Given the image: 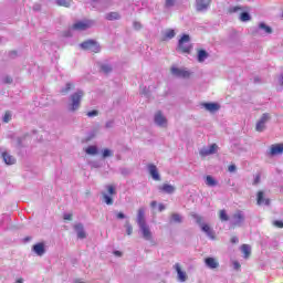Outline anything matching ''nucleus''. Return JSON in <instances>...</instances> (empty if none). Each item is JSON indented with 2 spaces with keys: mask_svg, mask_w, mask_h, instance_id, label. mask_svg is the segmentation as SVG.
<instances>
[{
  "mask_svg": "<svg viewBox=\"0 0 283 283\" xmlns=\"http://www.w3.org/2000/svg\"><path fill=\"white\" fill-rule=\"evenodd\" d=\"M84 96L85 93L81 90L71 94V96L69 97L67 111L72 114H74V112H78V109H81V101H83Z\"/></svg>",
  "mask_w": 283,
  "mask_h": 283,
  "instance_id": "obj_1",
  "label": "nucleus"
},
{
  "mask_svg": "<svg viewBox=\"0 0 283 283\" xmlns=\"http://www.w3.org/2000/svg\"><path fill=\"white\" fill-rule=\"evenodd\" d=\"M195 219H196L197 223L199 224L201 231H203V233H206V235H208L210 238V240H216V233L212 231V229H211V227H209V224H206L202 222V217L195 216Z\"/></svg>",
  "mask_w": 283,
  "mask_h": 283,
  "instance_id": "obj_2",
  "label": "nucleus"
},
{
  "mask_svg": "<svg viewBox=\"0 0 283 283\" xmlns=\"http://www.w3.org/2000/svg\"><path fill=\"white\" fill-rule=\"evenodd\" d=\"M189 41H191V39L189 38V34H184L181 39L178 41V50L180 52H184L185 54H189V52H191V46L189 45Z\"/></svg>",
  "mask_w": 283,
  "mask_h": 283,
  "instance_id": "obj_3",
  "label": "nucleus"
},
{
  "mask_svg": "<svg viewBox=\"0 0 283 283\" xmlns=\"http://www.w3.org/2000/svg\"><path fill=\"white\" fill-rule=\"evenodd\" d=\"M139 227V232L142 238H144L147 242L154 243V233L151 232V228L147 223H143Z\"/></svg>",
  "mask_w": 283,
  "mask_h": 283,
  "instance_id": "obj_4",
  "label": "nucleus"
},
{
  "mask_svg": "<svg viewBox=\"0 0 283 283\" xmlns=\"http://www.w3.org/2000/svg\"><path fill=\"white\" fill-rule=\"evenodd\" d=\"M80 48H82V50H87V52H94L95 54L101 52V45H98L94 40H88L81 43Z\"/></svg>",
  "mask_w": 283,
  "mask_h": 283,
  "instance_id": "obj_5",
  "label": "nucleus"
},
{
  "mask_svg": "<svg viewBox=\"0 0 283 283\" xmlns=\"http://www.w3.org/2000/svg\"><path fill=\"white\" fill-rule=\"evenodd\" d=\"M244 223V212L242 210H238L234 212L230 219V224L232 227H242Z\"/></svg>",
  "mask_w": 283,
  "mask_h": 283,
  "instance_id": "obj_6",
  "label": "nucleus"
},
{
  "mask_svg": "<svg viewBox=\"0 0 283 283\" xmlns=\"http://www.w3.org/2000/svg\"><path fill=\"white\" fill-rule=\"evenodd\" d=\"M170 72L172 76H176L177 78H189L191 76V72H189L187 69L172 66Z\"/></svg>",
  "mask_w": 283,
  "mask_h": 283,
  "instance_id": "obj_7",
  "label": "nucleus"
},
{
  "mask_svg": "<svg viewBox=\"0 0 283 283\" xmlns=\"http://www.w3.org/2000/svg\"><path fill=\"white\" fill-rule=\"evenodd\" d=\"M218 153V146L217 144H211L209 146H205L199 150V155L202 158H207V156H213V154Z\"/></svg>",
  "mask_w": 283,
  "mask_h": 283,
  "instance_id": "obj_8",
  "label": "nucleus"
},
{
  "mask_svg": "<svg viewBox=\"0 0 283 283\" xmlns=\"http://www.w3.org/2000/svg\"><path fill=\"white\" fill-rule=\"evenodd\" d=\"M154 123L157 127H161L163 129H165V127L168 125L167 117H165L160 111L155 113Z\"/></svg>",
  "mask_w": 283,
  "mask_h": 283,
  "instance_id": "obj_9",
  "label": "nucleus"
},
{
  "mask_svg": "<svg viewBox=\"0 0 283 283\" xmlns=\"http://www.w3.org/2000/svg\"><path fill=\"white\" fill-rule=\"evenodd\" d=\"M92 25H94L93 21H90V20L78 21L71 27V30H77L78 32H83L84 30L92 28Z\"/></svg>",
  "mask_w": 283,
  "mask_h": 283,
  "instance_id": "obj_10",
  "label": "nucleus"
},
{
  "mask_svg": "<svg viewBox=\"0 0 283 283\" xmlns=\"http://www.w3.org/2000/svg\"><path fill=\"white\" fill-rule=\"evenodd\" d=\"M271 120V115L269 113H264L261 118L258 120L255 130L256 132H264L266 129V123Z\"/></svg>",
  "mask_w": 283,
  "mask_h": 283,
  "instance_id": "obj_11",
  "label": "nucleus"
},
{
  "mask_svg": "<svg viewBox=\"0 0 283 283\" xmlns=\"http://www.w3.org/2000/svg\"><path fill=\"white\" fill-rule=\"evenodd\" d=\"M148 174L153 178V180H156L157 182L160 181V172H158V167L154 164L147 165Z\"/></svg>",
  "mask_w": 283,
  "mask_h": 283,
  "instance_id": "obj_12",
  "label": "nucleus"
},
{
  "mask_svg": "<svg viewBox=\"0 0 283 283\" xmlns=\"http://www.w3.org/2000/svg\"><path fill=\"white\" fill-rule=\"evenodd\" d=\"M159 193H168V196H171V193H176V186L170 184H163L161 186H158Z\"/></svg>",
  "mask_w": 283,
  "mask_h": 283,
  "instance_id": "obj_13",
  "label": "nucleus"
},
{
  "mask_svg": "<svg viewBox=\"0 0 283 283\" xmlns=\"http://www.w3.org/2000/svg\"><path fill=\"white\" fill-rule=\"evenodd\" d=\"M174 269L177 273V280L178 282H187V272L182 270V266H180V263H176L174 265Z\"/></svg>",
  "mask_w": 283,
  "mask_h": 283,
  "instance_id": "obj_14",
  "label": "nucleus"
},
{
  "mask_svg": "<svg viewBox=\"0 0 283 283\" xmlns=\"http://www.w3.org/2000/svg\"><path fill=\"white\" fill-rule=\"evenodd\" d=\"M211 6V0H196V8L198 12H205Z\"/></svg>",
  "mask_w": 283,
  "mask_h": 283,
  "instance_id": "obj_15",
  "label": "nucleus"
},
{
  "mask_svg": "<svg viewBox=\"0 0 283 283\" xmlns=\"http://www.w3.org/2000/svg\"><path fill=\"white\" fill-rule=\"evenodd\" d=\"M256 205H259V207H262V205L269 207L271 205V200L264 198V191L262 190H260L256 195Z\"/></svg>",
  "mask_w": 283,
  "mask_h": 283,
  "instance_id": "obj_16",
  "label": "nucleus"
},
{
  "mask_svg": "<svg viewBox=\"0 0 283 283\" xmlns=\"http://www.w3.org/2000/svg\"><path fill=\"white\" fill-rule=\"evenodd\" d=\"M74 229L80 240H85V238H87V233L85 232V228L83 227V223H76L74 226Z\"/></svg>",
  "mask_w": 283,
  "mask_h": 283,
  "instance_id": "obj_17",
  "label": "nucleus"
},
{
  "mask_svg": "<svg viewBox=\"0 0 283 283\" xmlns=\"http://www.w3.org/2000/svg\"><path fill=\"white\" fill-rule=\"evenodd\" d=\"M1 158H2L3 163H6L7 165H15L17 164V158H14V156L10 155V153H8V151H2Z\"/></svg>",
  "mask_w": 283,
  "mask_h": 283,
  "instance_id": "obj_18",
  "label": "nucleus"
},
{
  "mask_svg": "<svg viewBox=\"0 0 283 283\" xmlns=\"http://www.w3.org/2000/svg\"><path fill=\"white\" fill-rule=\"evenodd\" d=\"M32 251L40 258L45 255V243H36L32 247Z\"/></svg>",
  "mask_w": 283,
  "mask_h": 283,
  "instance_id": "obj_19",
  "label": "nucleus"
},
{
  "mask_svg": "<svg viewBox=\"0 0 283 283\" xmlns=\"http://www.w3.org/2000/svg\"><path fill=\"white\" fill-rule=\"evenodd\" d=\"M93 8H97L99 10H105L109 6V1L107 0H92Z\"/></svg>",
  "mask_w": 283,
  "mask_h": 283,
  "instance_id": "obj_20",
  "label": "nucleus"
},
{
  "mask_svg": "<svg viewBox=\"0 0 283 283\" xmlns=\"http://www.w3.org/2000/svg\"><path fill=\"white\" fill-rule=\"evenodd\" d=\"M27 137H28V135H25L24 137H19V136L13 135L11 137L12 138V146L13 147H23Z\"/></svg>",
  "mask_w": 283,
  "mask_h": 283,
  "instance_id": "obj_21",
  "label": "nucleus"
},
{
  "mask_svg": "<svg viewBox=\"0 0 283 283\" xmlns=\"http://www.w3.org/2000/svg\"><path fill=\"white\" fill-rule=\"evenodd\" d=\"M280 154H283V144L272 145L270 148V155L280 156Z\"/></svg>",
  "mask_w": 283,
  "mask_h": 283,
  "instance_id": "obj_22",
  "label": "nucleus"
},
{
  "mask_svg": "<svg viewBox=\"0 0 283 283\" xmlns=\"http://www.w3.org/2000/svg\"><path fill=\"white\" fill-rule=\"evenodd\" d=\"M137 224L138 227H140V224H147L145 220V208H139L137 211Z\"/></svg>",
  "mask_w": 283,
  "mask_h": 283,
  "instance_id": "obj_23",
  "label": "nucleus"
},
{
  "mask_svg": "<svg viewBox=\"0 0 283 283\" xmlns=\"http://www.w3.org/2000/svg\"><path fill=\"white\" fill-rule=\"evenodd\" d=\"M259 32L261 34H272L273 29H271V27L266 25V23L261 22V23H259Z\"/></svg>",
  "mask_w": 283,
  "mask_h": 283,
  "instance_id": "obj_24",
  "label": "nucleus"
},
{
  "mask_svg": "<svg viewBox=\"0 0 283 283\" xmlns=\"http://www.w3.org/2000/svg\"><path fill=\"white\" fill-rule=\"evenodd\" d=\"M206 265L208 266V269H218V266H220V263H218V260L209 256L205 260Z\"/></svg>",
  "mask_w": 283,
  "mask_h": 283,
  "instance_id": "obj_25",
  "label": "nucleus"
},
{
  "mask_svg": "<svg viewBox=\"0 0 283 283\" xmlns=\"http://www.w3.org/2000/svg\"><path fill=\"white\" fill-rule=\"evenodd\" d=\"M209 59V53L205 50H199L197 55L198 63H205Z\"/></svg>",
  "mask_w": 283,
  "mask_h": 283,
  "instance_id": "obj_26",
  "label": "nucleus"
},
{
  "mask_svg": "<svg viewBox=\"0 0 283 283\" xmlns=\"http://www.w3.org/2000/svg\"><path fill=\"white\" fill-rule=\"evenodd\" d=\"M203 107L208 112H218V109H220V105H218L216 103H206V104H203Z\"/></svg>",
  "mask_w": 283,
  "mask_h": 283,
  "instance_id": "obj_27",
  "label": "nucleus"
},
{
  "mask_svg": "<svg viewBox=\"0 0 283 283\" xmlns=\"http://www.w3.org/2000/svg\"><path fill=\"white\" fill-rule=\"evenodd\" d=\"M105 19L107 21H118V19H120V14L118 12H109L105 14Z\"/></svg>",
  "mask_w": 283,
  "mask_h": 283,
  "instance_id": "obj_28",
  "label": "nucleus"
},
{
  "mask_svg": "<svg viewBox=\"0 0 283 283\" xmlns=\"http://www.w3.org/2000/svg\"><path fill=\"white\" fill-rule=\"evenodd\" d=\"M170 222L175 224H181L182 216H180L179 213H172L170 217Z\"/></svg>",
  "mask_w": 283,
  "mask_h": 283,
  "instance_id": "obj_29",
  "label": "nucleus"
},
{
  "mask_svg": "<svg viewBox=\"0 0 283 283\" xmlns=\"http://www.w3.org/2000/svg\"><path fill=\"white\" fill-rule=\"evenodd\" d=\"M206 185L207 187H216L218 186V181L211 175H208L206 177Z\"/></svg>",
  "mask_w": 283,
  "mask_h": 283,
  "instance_id": "obj_30",
  "label": "nucleus"
},
{
  "mask_svg": "<svg viewBox=\"0 0 283 283\" xmlns=\"http://www.w3.org/2000/svg\"><path fill=\"white\" fill-rule=\"evenodd\" d=\"M241 252L243 253L244 259L247 260V258L251 255V245L249 244L241 245Z\"/></svg>",
  "mask_w": 283,
  "mask_h": 283,
  "instance_id": "obj_31",
  "label": "nucleus"
},
{
  "mask_svg": "<svg viewBox=\"0 0 283 283\" xmlns=\"http://www.w3.org/2000/svg\"><path fill=\"white\" fill-rule=\"evenodd\" d=\"M85 153L88 156H96V154H98V148L96 146H88L85 150Z\"/></svg>",
  "mask_w": 283,
  "mask_h": 283,
  "instance_id": "obj_32",
  "label": "nucleus"
},
{
  "mask_svg": "<svg viewBox=\"0 0 283 283\" xmlns=\"http://www.w3.org/2000/svg\"><path fill=\"white\" fill-rule=\"evenodd\" d=\"M103 200L105 202V205L112 206L114 205V199L112 198V196L103 192Z\"/></svg>",
  "mask_w": 283,
  "mask_h": 283,
  "instance_id": "obj_33",
  "label": "nucleus"
},
{
  "mask_svg": "<svg viewBox=\"0 0 283 283\" xmlns=\"http://www.w3.org/2000/svg\"><path fill=\"white\" fill-rule=\"evenodd\" d=\"M164 36L165 39H174V36H176V31H174V29H167L164 32Z\"/></svg>",
  "mask_w": 283,
  "mask_h": 283,
  "instance_id": "obj_34",
  "label": "nucleus"
},
{
  "mask_svg": "<svg viewBox=\"0 0 283 283\" xmlns=\"http://www.w3.org/2000/svg\"><path fill=\"white\" fill-rule=\"evenodd\" d=\"M239 19L240 21H243V22L251 21V14H249V12L247 11H243L241 12Z\"/></svg>",
  "mask_w": 283,
  "mask_h": 283,
  "instance_id": "obj_35",
  "label": "nucleus"
},
{
  "mask_svg": "<svg viewBox=\"0 0 283 283\" xmlns=\"http://www.w3.org/2000/svg\"><path fill=\"white\" fill-rule=\"evenodd\" d=\"M219 218L221 222H229V214H227V210H220Z\"/></svg>",
  "mask_w": 283,
  "mask_h": 283,
  "instance_id": "obj_36",
  "label": "nucleus"
},
{
  "mask_svg": "<svg viewBox=\"0 0 283 283\" xmlns=\"http://www.w3.org/2000/svg\"><path fill=\"white\" fill-rule=\"evenodd\" d=\"M57 6H63L64 8H70L72 0H56Z\"/></svg>",
  "mask_w": 283,
  "mask_h": 283,
  "instance_id": "obj_37",
  "label": "nucleus"
},
{
  "mask_svg": "<svg viewBox=\"0 0 283 283\" xmlns=\"http://www.w3.org/2000/svg\"><path fill=\"white\" fill-rule=\"evenodd\" d=\"M0 83H3L4 85H10L12 83V78L10 75H6L0 80Z\"/></svg>",
  "mask_w": 283,
  "mask_h": 283,
  "instance_id": "obj_38",
  "label": "nucleus"
},
{
  "mask_svg": "<svg viewBox=\"0 0 283 283\" xmlns=\"http://www.w3.org/2000/svg\"><path fill=\"white\" fill-rule=\"evenodd\" d=\"M101 70L104 72V74H109V72H112V66H109V64H103Z\"/></svg>",
  "mask_w": 283,
  "mask_h": 283,
  "instance_id": "obj_39",
  "label": "nucleus"
},
{
  "mask_svg": "<svg viewBox=\"0 0 283 283\" xmlns=\"http://www.w3.org/2000/svg\"><path fill=\"white\" fill-rule=\"evenodd\" d=\"M72 87H74V84L66 83L65 87L61 90L62 94H67V92H70V90H72Z\"/></svg>",
  "mask_w": 283,
  "mask_h": 283,
  "instance_id": "obj_40",
  "label": "nucleus"
},
{
  "mask_svg": "<svg viewBox=\"0 0 283 283\" xmlns=\"http://www.w3.org/2000/svg\"><path fill=\"white\" fill-rule=\"evenodd\" d=\"M111 156H114V153L111 149L105 148L103 150V158H109Z\"/></svg>",
  "mask_w": 283,
  "mask_h": 283,
  "instance_id": "obj_41",
  "label": "nucleus"
},
{
  "mask_svg": "<svg viewBox=\"0 0 283 283\" xmlns=\"http://www.w3.org/2000/svg\"><path fill=\"white\" fill-rule=\"evenodd\" d=\"M106 189H107L109 196H115L116 188H114V186L108 185V186H106Z\"/></svg>",
  "mask_w": 283,
  "mask_h": 283,
  "instance_id": "obj_42",
  "label": "nucleus"
},
{
  "mask_svg": "<svg viewBox=\"0 0 283 283\" xmlns=\"http://www.w3.org/2000/svg\"><path fill=\"white\" fill-rule=\"evenodd\" d=\"M10 120H12V114L7 112L3 116V123H10Z\"/></svg>",
  "mask_w": 283,
  "mask_h": 283,
  "instance_id": "obj_43",
  "label": "nucleus"
},
{
  "mask_svg": "<svg viewBox=\"0 0 283 283\" xmlns=\"http://www.w3.org/2000/svg\"><path fill=\"white\" fill-rule=\"evenodd\" d=\"M125 227L127 235H132V233L134 232V228L132 227V224H129V222H126Z\"/></svg>",
  "mask_w": 283,
  "mask_h": 283,
  "instance_id": "obj_44",
  "label": "nucleus"
},
{
  "mask_svg": "<svg viewBox=\"0 0 283 283\" xmlns=\"http://www.w3.org/2000/svg\"><path fill=\"white\" fill-rule=\"evenodd\" d=\"M174 6H176V0H166V8H174Z\"/></svg>",
  "mask_w": 283,
  "mask_h": 283,
  "instance_id": "obj_45",
  "label": "nucleus"
},
{
  "mask_svg": "<svg viewBox=\"0 0 283 283\" xmlns=\"http://www.w3.org/2000/svg\"><path fill=\"white\" fill-rule=\"evenodd\" d=\"M229 12H231V13H235V12H242V7H231L230 9H229Z\"/></svg>",
  "mask_w": 283,
  "mask_h": 283,
  "instance_id": "obj_46",
  "label": "nucleus"
},
{
  "mask_svg": "<svg viewBox=\"0 0 283 283\" xmlns=\"http://www.w3.org/2000/svg\"><path fill=\"white\" fill-rule=\"evenodd\" d=\"M260 180H261V175L260 174L254 175L253 185H260Z\"/></svg>",
  "mask_w": 283,
  "mask_h": 283,
  "instance_id": "obj_47",
  "label": "nucleus"
},
{
  "mask_svg": "<svg viewBox=\"0 0 283 283\" xmlns=\"http://www.w3.org/2000/svg\"><path fill=\"white\" fill-rule=\"evenodd\" d=\"M88 118H94V116H98V111H91L87 113Z\"/></svg>",
  "mask_w": 283,
  "mask_h": 283,
  "instance_id": "obj_48",
  "label": "nucleus"
},
{
  "mask_svg": "<svg viewBox=\"0 0 283 283\" xmlns=\"http://www.w3.org/2000/svg\"><path fill=\"white\" fill-rule=\"evenodd\" d=\"M237 169H238V167H235V165H230V166L228 167V171H229L230 174L235 172Z\"/></svg>",
  "mask_w": 283,
  "mask_h": 283,
  "instance_id": "obj_49",
  "label": "nucleus"
},
{
  "mask_svg": "<svg viewBox=\"0 0 283 283\" xmlns=\"http://www.w3.org/2000/svg\"><path fill=\"white\" fill-rule=\"evenodd\" d=\"M274 227H277L279 229H283V221L276 220L273 222Z\"/></svg>",
  "mask_w": 283,
  "mask_h": 283,
  "instance_id": "obj_50",
  "label": "nucleus"
},
{
  "mask_svg": "<svg viewBox=\"0 0 283 283\" xmlns=\"http://www.w3.org/2000/svg\"><path fill=\"white\" fill-rule=\"evenodd\" d=\"M133 25H134V29H135V30H140V29L143 28V25L140 24V22H134Z\"/></svg>",
  "mask_w": 283,
  "mask_h": 283,
  "instance_id": "obj_51",
  "label": "nucleus"
},
{
  "mask_svg": "<svg viewBox=\"0 0 283 283\" xmlns=\"http://www.w3.org/2000/svg\"><path fill=\"white\" fill-rule=\"evenodd\" d=\"M116 217H117L118 220H125V213H123V212H118L116 214Z\"/></svg>",
  "mask_w": 283,
  "mask_h": 283,
  "instance_id": "obj_52",
  "label": "nucleus"
},
{
  "mask_svg": "<svg viewBox=\"0 0 283 283\" xmlns=\"http://www.w3.org/2000/svg\"><path fill=\"white\" fill-rule=\"evenodd\" d=\"M113 253H114V255H115L116 258H122V256H123V252H120V251H118V250H115Z\"/></svg>",
  "mask_w": 283,
  "mask_h": 283,
  "instance_id": "obj_53",
  "label": "nucleus"
},
{
  "mask_svg": "<svg viewBox=\"0 0 283 283\" xmlns=\"http://www.w3.org/2000/svg\"><path fill=\"white\" fill-rule=\"evenodd\" d=\"M106 127L109 129L112 127H114V120H109L106 123Z\"/></svg>",
  "mask_w": 283,
  "mask_h": 283,
  "instance_id": "obj_54",
  "label": "nucleus"
},
{
  "mask_svg": "<svg viewBox=\"0 0 283 283\" xmlns=\"http://www.w3.org/2000/svg\"><path fill=\"white\" fill-rule=\"evenodd\" d=\"M165 209H166L165 203L158 205V211H165Z\"/></svg>",
  "mask_w": 283,
  "mask_h": 283,
  "instance_id": "obj_55",
  "label": "nucleus"
},
{
  "mask_svg": "<svg viewBox=\"0 0 283 283\" xmlns=\"http://www.w3.org/2000/svg\"><path fill=\"white\" fill-rule=\"evenodd\" d=\"M64 220H72V213H64Z\"/></svg>",
  "mask_w": 283,
  "mask_h": 283,
  "instance_id": "obj_56",
  "label": "nucleus"
},
{
  "mask_svg": "<svg viewBox=\"0 0 283 283\" xmlns=\"http://www.w3.org/2000/svg\"><path fill=\"white\" fill-rule=\"evenodd\" d=\"M239 240H238V237H232L231 238V243L232 244H238Z\"/></svg>",
  "mask_w": 283,
  "mask_h": 283,
  "instance_id": "obj_57",
  "label": "nucleus"
},
{
  "mask_svg": "<svg viewBox=\"0 0 283 283\" xmlns=\"http://www.w3.org/2000/svg\"><path fill=\"white\" fill-rule=\"evenodd\" d=\"M233 266H234L235 270H238V269H240V263L238 261H234Z\"/></svg>",
  "mask_w": 283,
  "mask_h": 283,
  "instance_id": "obj_58",
  "label": "nucleus"
},
{
  "mask_svg": "<svg viewBox=\"0 0 283 283\" xmlns=\"http://www.w3.org/2000/svg\"><path fill=\"white\" fill-rule=\"evenodd\" d=\"M158 206V202L157 201H151L150 202V207L153 208V209H155V207H157Z\"/></svg>",
  "mask_w": 283,
  "mask_h": 283,
  "instance_id": "obj_59",
  "label": "nucleus"
},
{
  "mask_svg": "<svg viewBox=\"0 0 283 283\" xmlns=\"http://www.w3.org/2000/svg\"><path fill=\"white\" fill-rule=\"evenodd\" d=\"M41 9V6H39V4H35L34 7H33V10H40Z\"/></svg>",
  "mask_w": 283,
  "mask_h": 283,
  "instance_id": "obj_60",
  "label": "nucleus"
},
{
  "mask_svg": "<svg viewBox=\"0 0 283 283\" xmlns=\"http://www.w3.org/2000/svg\"><path fill=\"white\" fill-rule=\"evenodd\" d=\"M280 83L283 85V75H281Z\"/></svg>",
  "mask_w": 283,
  "mask_h": 283,
  "instance_id": "obj_61",
  "label": "nucleus"
},
{
  "mask_svg": "<svg viewBox=\"0 0 283 283\" xmlns=\"http://www.w3.org/2000/svg\"><path fill=\"white\" fill-rule=\"evenodd\" d=\"M15 283H23V281L22 280H18Z\"/></svg>",
  "mask_w": 283,
  "mask_h": 283,
  "instance_id": "obj_62",
  "label": "nucleus"
},
{
  "mask_svg": "<svg viewBox=\"0 0 283 283\" xmlns=\"http://www.w3.org/2000/svg\"><path fill=\"white\" fill-rule=\"evenodd\" d=\"M11 54H17V52H15V51H12Z\"/></svg>",
  "mask_w": 283,
  "mask_h": 283,
  "instance_id": "obj_63",
  "label": "nucleus"
},
{
  "mask_svg": "<svg viewBox=\"0 0 283 283\" xmlns=\"http://www.w3.org/2000/svg\"><path fill=\"white\" fill-rule=\"evenodd\" d=\"M32 138H34V134L32 135Z\"/></svg>",
  "mask_w": 283,
  "mask_h": 283,
  "instance_id": "obj_64",
  "label": "nucleus"
}]
</instances>
